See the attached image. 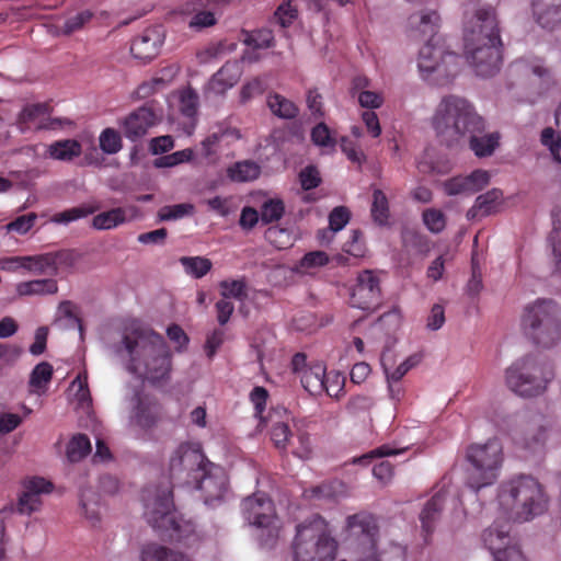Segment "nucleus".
Instances as JSON below:
<instances>
[{"mask_svg": "<svg viewBox=\"0 0 561 561\" xmlns=\"http://www.w3.org/2000/svg\"><path fill=\"white\" fill-rule=\"evenodd\" d=\"M465 54L478 76H493L501 65V37L494 9H468L465 16Z\"/></svg>", "mask_w": 561, "mask_h": 561, "instance_id": "f257e3e1", "label": "nucleus"}, {"mask_svg": "<svg viewBox=\"0 0 561 561\" xmlns=\"http://www.w3.org/2000/svg\"><path fill=\"white\" fill-rule=\"evenodd\" d=\"M122 346L129 356V370L156 383L168 377L171 354L162 335L134 331L124 335Z\"/></svg>", "mask_w": 561, "mask_h": 561, "instance_id": "f03ea898", "label": "nucleus"}, {"mask_svg": "<svg viewBox=\"0 0 561 561\" xmlns=\"http://www.w3.org/2000/svg\"><path fill=\"white\" fill-rule=\"evenodd\" d=\"M432 127L448 145L458 144L472 133H482L484 123L473 105L458 95L444 96L432 117Z\"/></svg>", "mask_w": 561, "mask_h": 561, "instance_id": "7ed1b4c3", "label": "nucleus"}, {"mask_svg": "<svg viewBox=\"0 0 561 561\" xmlns=\"http://www.w3.org/2000/svg\"><path fill=\"white\" fill-rule=\"evenodd\" d=\"M497 499L504 513L517 522H529L542 515L549 502L543 486L529 476H520L504 482Z\"/></svg>", "mask_w": 561, "mask_h": 561, "instance_id": "20e7f679", "label": "nucleus"}, {"mask_svg": "<svg viewBox=\"0 0 561 561\" xmlns=\"http://www.w3.org/2000/svg\"><path fill=\"white\" fill-rule=\"evenodd\" d=\"M291 549L293 561H335L339 542L328 523L312 515L296 526Z\"/></svg>", "mask_w": 561, "mask_h": 561, "instance_id": "39448f33", "label": "nucleus"}, {"mask_svg": "<svg viewBox=\"0 0 561 561\" xmlns=\"http://www.w3.org/2000/svg\"><path fill=\"white\" fill-rule=\"evenodd\" d=\"M145 506V516L148 524L160 535L186 547H192L198 540L195 525L192 522L176 519L170 485L158 488L153 502L151 504L146 503Z\"/></svg>", "mask_w": 561, "mask_h": 561, "instance_id": "423d86ee", "label": "nucleus"}, {"mask_svg": "<svg viewBox=\"0 0 561 561\" xmlns=\"http://www.w3.org/2000/svg\"><path fill=\"white\" fill-rule=\"evenodd\" d=\"M346 527L368 539L356 549V561H405V547L391 540H376L377 518L368 513H358L346 518Z\"/></svg>", "mask_w": 561, "mask_h": 561, "instance_id": "0eeeda50", "label": "nucleus"}, {"mask_svg": "<svg viewBox=\"0 0 561 561\" xmlns=\"http://www.w3.org/2000/svg\"><path fill=\"white\" fill-rule=\"evenodd\" d=\"M466 483L477 492L492 485L499 479L503 465L502 445L496 439L471 444L466 450Z\"/></svg>", "mask_w": 561, "mask_h": 561, "instance_id": "6e6552de", "label": "nucleus"}, {"mask_svg": "<svg viewBox=\"0 0 561 561\" xmlns=\"http://www.w3.org/2000/svg\"><path fill=\"white\" fill-rule=\"evenodd\" d=\"M522 325L537 345L554 346L561 340V310L550 300H537L525 308Z\"/></svg>", "mask_w": 561, "mask_h": 561, "instance_id": "1a4fd4ad", "label": "nucleus"}, {"mask_svg": "<svg viewBox=\"0 0 561 561\" xmlns=\"http://www.w3.org/2000/svg\"><path fill=\"white\" fill-rule=\"evenodd\" d=\"M208 463L199 443H181L170 455V479L201 490L203 481L210 473Z\"/></svg>", "mask_w": 561, "mask_h": 561, "instance_id": "9d476101", "label": "nucleus"}, {"mask_svg": "<svg viewBox=\"0 0 561 561\" xmlns=\"http://www.w3.org/2000/svg\"><path fill=\"white\" fill-rule=\"evenodd\" d=\"M505 385L520 397L542 393L550 379V373L534 357H523L512 363L504 374Z\"/></svg>", "mask_w": 561, "mask_h": 561, "instance_id": "9b49d317", "label": "nucleus"}, {"mask_svg": "<svg viewBox=\"0 0 561 561\" xmlns=\"http://www.w3.org/2000/svg\"><path fill=\"white\" fill-rule=\"evenodd\" d=\"M417 67L424 79L444 85L459 72V57L432 41L420 49Z\"/></svg>", "mask_w": 561, "mask_h": 561, "instance_id": "f8f14e48", "label": "nucleus"}, {"mask_svg": "<svg viewBox=\"0 0 561 561\" xmlns=\"http://www.w3.org/2000/svg\"><path fill=\"white\" fill-rule=\"evenodd\" d=\"M242 510L244 518L250 525L266 528L267 538L264 539L263 535L261 536L262 545L272 546L278 536L273 502L264 494H255L244 500Z\"/></svg>", "mask_w": 561, "mask_h": 561, "instance_id": "ddd939ff", "label": "nucleus"}, {"mask_svg": "<svg viewBox=\"0 0 561 561\" xmlns=\"http://www.w3.org/2000/svg\"><path fill=\"white\" fill-rule=\"evenodd\" d=\"M481 538L494 561H526L518 547L511 543L507 523H494L483 530Z\"/></svg>", "mask_w": 561, "mask_h": 561, "instance_id": "4468645a", "label": "nucleus"}, {"mask_svg": "<svg viewBox=\"0 0 561 561\" xmlns=\"http://www.w3.org/2000/svg\"><path fill=\"white\" fill-rule=\"evenodd\" d=\"M380 298V280L375 272L366 270L357 275L350 304L352 307L367 310L375 306Z\"/></svg>", "mask_w": 561, "mask_h": 561, "instance_id": "2eb2a0df", "label": "nucleus"}, {"mask_svg": "<svg viewBox=\"0 0 561 561\" xmlns=\"http://www.w3.org/2000/svg\"><path fill=\"white\" fill-rule=\"evenodd\" d=\"M53 491V483L41 477H33L23 482V492L19 497L16 510L21 515H31L42 505L41 495Z\"/></svg>", "mask_w": 561, "mask_h": 561, "instance_id": "dca6fc26", "label": "nucleus"}, {"mask_svg": "<svg viewBox=\"0 0 561 561\" xmlns=\"http://www.w3.org/2000/svg\"><path fill=\"white\" fill-rule=\"evenodd\" d=\"M157 124L154 112L146 106L138 107L129 113L121 123L124 136L136 142L145 137L148 130Z\"/></svg>", "mask_w": 561, "mask_h": 561, "instance_id": "f3484780", "label": "nucleus"}, {"mask_svg": "<svg viewBox=\"0 0 561 561\" xmlns=\"http://www.w3.org/2000/svg\"><path fill=\"white\" fill-rule=\"evenodd\" d=\"M222 299L216 304L217 321L225 325L230 319L234 305L232 299L240 300L245 291V285L241 280H226L220 284Z\"/></svg>", "mask_w": 561, "mask_h": 561, "instance_id": "a211bd4d", "label": "nucleus"}, {"mask_svg": "<svg viewBox=\"0 0 561 561\" xmlns=\"http://www.w3.org/2000/svg\"><path fill=\"white\" fill-rule=\"evenodd\" d=\"M271 439L278 449H286L293 436L290 424L294 422L291 414L284 408L274 409L270 415Z\"/></svg>", "mask_w": 561, "mask_h": 561, "instance_id": "6ab92c4d", "label": "nucleus"}, {"mask_svg": "<svg viewBox=\"0 0 561 561\" xmlns=\"http://www.w3.org/2000/svg\"><path fill=\"white\" fill-rule=\"evenodd\" d=\"M162 44L158 31L150 28L146 30L141 35L134 38L130 45V53L136 58L144 62L154 58Z\"/></svg>", "mask_w": 561, "mask_h": 561, "instance_id": "aec40b11", "label": "nucleus"}, {"mask_svg": "<svg viewBox=\"0 0 561 561\" xmlns=\"http://www.w3.org/2000/svg\"><path fill=\"white\" fill-rule=\"evenodd\" d=\"M136 407L133 419L135 423L144 428L149 430L157 424L160 407L156 399L141 393L135 394Z\"/></svg>", "mask_w": 561, "mask_h": 561, "instance_id": "412c9836", "label": "nucleus"}, {"mask_svg": "<svg viewBox=\"0 0 561 561\" xmlns=\"http://www.w3.org/2000/svg\"><path fill=\"white\" fill-rule=\"evenodd\" d=\"M533 15L543 28L561 24V0H531Z\"/></svg>", "mask_w": 561, "mask_h": 561, "instance_id": "4be33fe9", "label": "nucleus"}, {"mask_svg": "<svg viewBox=\"0 0 561 561\" xmlns=\"http://www.w3.org/2000/svg\"><path fill=\"white\" fill-rule=\"evenodd\" d=\"M421 355L413 354L407 357L401 363L397 364L394 356L391 352H385L381 355V367L386 380L401 381V379L414 367L421 363Z\"/></svg>", "mask_w": 561, "mask_h": 561, "instance_id": "5701e85b", "label": "nucleus"}, {"mask_svg": "<svg viewBox=\"0 0 561 561\" xmlns=\"http://www.w3.org/2000/svg\"><path fill=\"white\" fill-rule=\"evenodd\" d=\"M439 16L436 11H420L410 15L409 28L420 37H428V42L435 41Z\"/></svg>", "mask_w": 561, "mask_h": 561, "instance_id": "b1692460", "label": "nucleus"}, {"mask_svg": "<svg viewBox=\"0 0 561 561\" xmlns=\"http://www.w3.org/2000/svg\"><path fill=\"white\" fill-rule=\"evenodd\" d=\"M503 194L500 190L493 188L476 198L474 205L468 210L467 217L473 219L479 216H488L497 210L502 203Z\"/></svg>", "mask_w": 561, "mask_h": 561, "instance_id": "393cba45", "label": "nucleus"}, {"mask_svg": "<svg viewBox=\"0 0 561 561\" xmlns=\"http://www.w3.org/2000/svg\"><path fill=\"white\" fill-rule=\"evenodd\" d=\"M141 561H193L188 556L169 547L152 542L142 547Z\"/></svg>", "mask_w": 561, "mask_h": 561, "instance_id": "a878e982", "label": "nucleus"}, {"mask_svg": "<svg viewBox=\"0 0 561 561\" xmlns=\"http://www.w3.org/2000/svg\"><path fill=\"white\" fill-rule=\"evenodd\" d=\"M447 491L440 490L425 504L420 514L422 528L426 534H431L440 516V510L446 500Z\"/></svg>", "mask_w": 561, "mask_h": 561, "instance_id": "bb28decb", "label": "nucleus"}, {"mask_svg": "<svg viewBox=\"0 0 561 561\" xmlns=\"http://www.w3.org/2000/svg\"><path fill=\"white\" fill-rule=\"evenodd\" d=\"M242 75L241 66L237 62H227L213 76V92L224 93L232 88Z\"/></svg>", "mask_w": 561, "mask_h": 561, "instance_id": "cd10ccee", "label": "nucleus"}, {"mask_svg": "<svg viewBox=\"0 0 561 561\" xmlns=\"http://www.w3.org/2000/svg\"><path fill=\"white\" fill-rule=\"evenodd\" d=\"M57 291L58 283L54 278L32 279L16 285V294L20 297L55 295Z\"/></svg>", "mask_w": 561, "mask_h": 561, "instance_id": "c85d7f7f", "label": "nucleus"}, {"mask_svg": "<svg viewBox=\"0 0 561 561\" xmlns=\"http://www.w3.org/2000/svg\"><path fill=\"white\" fill-rule=\"evenodd\" d=\"M325 367L321 363H316L300 371V381L302 387L313 396L323 393Z\"/></svg>", "mask_w": 561, "mask_h": 561, "instance_id": "c756f323", "label": "nucleus"}, {"mask_svg": "<svg viewBox=\"0 0 561 561\" xmlns=\"http://www.w3.org/2000/svg\"><path fill=\"white\" fill-rule=\"evenodd\" d=\"M47 153L54 160L72 161L82 153V146L76 139L57 140L48 146Z\"/></svg>", "mask_w": 561, "mask_h": 561, "instance_id": "7c9ffc66", "label": "nucleus"}, {"mask_svg": "<svg viewBox=\"0 0 561 561\" xmlns=\"http://www.w3.org/2000/svg\"><path fill=\"white\" fill-rule=\"evenodd\" d=\"M266 103L270 111L279 118L291 119L295 118L298 114L297 105L282 94H268Z\"/></svg>", "mask_w": 561, "mask_h": 561, "instance_id": "2f4dec72", "label": "nucleus"}, {"mask_svg": "<svg viewBox=\"0 0 561 561\" xmlns=\"http://www.w3.org/2000/svg\"><path fill=\"white\" fill-rule=\"evenodd\" d=\"M125 221L126 209L116 207L94 216L92 219V227L96 230H110L123 225Z\"/></svg>", "mask_w": 561, "mask_h": 561, "instance_id": "473e14b6", "label": "nucleus"}, {"mask_svg": "<svg viewBox=\"0 0 561 561\" xmlns=\"http://www.w3.org/2000/svg\"><path fill=\"white\" fill-rule=\"evenodd\" d=\"M232 497L226 470L213 465V503L226 502Z\"/></svg>", "mask_w": 561, "mask_h": 561, "instance_id": "72a5a7b5", "label": "nucleus"}, {"mask_svg": "<svg viewBox=\"0 0 561 561\" xmlns=\"http://www.w3.org/2000/svg\"><path fill=\"white\" fill-rule=\"evenodd\" d=\"M479 133H472L467 138L470 139V148L478 157H486L493 153L499 145V135L490 134L479 137Z\"/></svg>", "mask_w": 561, "mask_h": 561, "instance_id": "f704fd0d", "label": "nucleus"}, {"mask_svg": "<svg viewBox=\"0 0 561 561\" xmlns=\"http://www.w3.org/2000/svg\"><path fill=\"white\" fill-rule=\"evenodd\" d=\"M98 204H82L78 207H72L64 211L57 213L51 217V221L55 224H69L71 221L85 218L99 210Z\"/></svg>", "mask_w": 561, "mask_h": 561, "instance_id": "c9c22d12", "label": "nucleus"}, {"mask_svg": "<svg viewBox=\"0 0 561 561\" xmlns=\"http://www.w3.org/2000/svg\"><path fill=\"white\" fill-rule=\"evenodd\" d=\"M26 271L35 275H50L55 276L53 271V259L49 252L26 255Z\"/></svg>", "mask_w": 561, "mask_h": 561, "instance_id": "e433bc0d", "label": "nucleus"}, {"mask_svg": "<svg viewBox=\"0 0 561 561\" xmlns=\"http://www.w3.org/2000/svg\"><path fill=\"white\" fill-rule=\"evenodd\" d=\"M260 174V167L252 161L237 162L228 169V175L232 181L248 182L255 180Z\"/></svg>", "mask_w": 561, "mask_h": 561, "instance_id": "4c0bfd02", "label": "nucleus"}, {"mask_svg": "<svg viewBox=\"0 0 561 561\" xmlns=\"http://www.w3.org/2000/svg\"><path fill=\"white\" fill-rule=\"evenodd\" d=\"M201 5V0H192L187 1L183 8L184 13H195L188 25L196 31L210 26V11L205 9L199 11L197 7Z\"/></svg>", "mask_w": 561, "mask_h": 561, "instance_id": "58836bf2", "label": "nucleus"}, {"mask_svg": "<svg viewBox=\"0 0 561 561\" xmlns=\"http://www.w3.org/2000/svg\"><path fill=\"white\" fill-rule=\"evenodd\" d=\"M556 266L561 272V207L552 210V231L549 237Z\"/></svg>", "mask_w": 561, "mask_h": 561, "instance_id": "ea45409f", "label": "nucleus"}, {"mask_svg": "<svg viewBox=\"0 0 561 561\" xmlns=\"http://www.w3.org/2000/svg\"><path fill=\"white\" fill-rule=\"evenodd\" d=\"M91 451V443L87 435H75L67 446V458L71 462L83 459Z\"/></svg>", "mask_w": 561, "mask_h": 561, "instance_id": "a19ab883", "label": "nucleus"}, {"mask_svg": "<svg viewBox=\"0 0 561 561\" xmlns=\"http://www.w3.org/2000/svg\"><path fill=\"white\" fill-rule=\"evenodd\" d=\"M99 145L104 153L115 154L123 147L121 134L116 129L107 127L100 134Z\"/></svg>", "mask_w": 561, "mask_h": 561, "instance_id": "79ce46f5", "label": "nucleus"}, {"mask_svg": "<svg viewBox=\"0 0 561 561\" xmlns=\"http://www.w3.org/2000/svg\"><path fill=\"white\" fill-rule=\"evenodd\" d=\"M516 71L529 70L531 73L537 76L545 82H549L552 78L551 70L546 67L545 62L540 58H533L530 60H520L514 65Z\"/></svg>", "mask_w": 561, "mask_h": 561, "instance_id": "37998d69", "label": "nucleus"}, {"mask_svg": "<svg viewBox=\"0 0 561 561\" xmlns=\"http://www.w3.org/2000/svg\"><path fill=\"white\" fill-rule=\"evenodd\" d=\"M193 213L194 205L190 203H182L161 207L158 211V217L161 221H170L193 215Z\"/></svg>", "mask_w": 561, "mask_h": 561, "instance_id": "c03bdc74", "label": "nucleus"}, {"mask_svg": "<svg viewBox=\"0 0 561 561\" xmlns=\"http://www.w3.org/2000/svg\"><path fill=\"white\" fill-rule=\"evenodd\" d=\"M405 448H393L390 445H382L359 457H354L352 459V463L367 466L373 459L397 456L402 454Z\"/></svg>", "mask_w": 561, "mask_h": 561, "instance_id": "a18cd8bd", "label": "nucleus"}, {"mask_svg": "<svg viewBox=\"0 0 561 561\" xmlns=\"http://www.w3.org/2000/svg\"><path fill=\"white\" fill-rule=\"evenodd\" d=\"M94 13L91 10H82L65 20L61 26V33L71 35L82 30L93 19Z\"/></svg>", "mask_w": 561, "mask_h": 561, "instance_id": "49530a36", "label": "nucleus"}, {"mask_svg": "<svg viewBox=\"0 0 561 561\" xmlns=\"http://www.w3.org/2000/svg\"><path fill=\"white\" fill-rule=\"evenodd\" d=\"M434 158V150L426 149L422 158L417 161L419 171L422 173H445L449 170L448 162H436Z\"/></svg>", "mask_w": 561, "mask_h": 561, "instance_id": "de8ad7c7", "label": "nucleus"}, {"mask_svg": "<svg viewBox=\"0 0 561 561\" xmlns=\"http://www.w3.org/2000/svg\"><path fill=\"white\" fill-rule=\"evenodd\" d=\"M180 262L184 266L185 272L196 278L203 277L210 271V261L207 259L183 256L180 259Z\"/></svg>", "mask_w": 561, "mask_h": 561, "instance_id": "09e8293b", "label": "nucleus"}, {"mask_svg": "<svg viewBox=\"0 0 561 561\" xmlns=\"http://www.w3.org/2000/svg\"><path fill=\"white\" fill-rule=\"evenodd\" d=\"M329 263V256L323 251H313L305 254L299 262L297 270L301 273H310L311 271L322 267Z\"/></svg>", "mask_w": 561, "mask_h": 561, "instance_id": "8fccbe9b", "label": "nucleus"}, {"mask_svg": "<svg viewBox=\"0 0 561 561\" xmlns=\"http://www.w3.org/2000/svg\"><path fill=\"white\" fill-rule=\"evenodd\" d=\"M193 158V150L187 148L180 151H175L170 154H165L154 159L153 165L160 168H172L181 163L187 162Z\"/></svg>", "mask_w": 561, "mask_h": 561, "instance_id": "3c124183", "label": "nucleus"}, {"mask_svg": "<svg viewBox=\"0 0 561 561\" xmlns=\"http://www.w3.org/2000/svg\"><path fill=\"white\" fill-rule=\"evenodd\" d=\"M49 253L53 259V271L55 272V276L58 274L60 268H72L79 257L75 250L69 249Z\"/></svg>", "mask_w": 561, "mask_h": 561, "instance_id": "603ef678", "label": "nucleus"}, {"mask_svg": "<svg viewBox=\"0 0 561 561\" xmlns=\"http://www.w3.org/2000/svg\"><path fill=\"white\" fill-rule=\"evenodd\" d=\"M425 227L433 233L442 232L446 227L445 214L436 208H427L422 214Z\"/></svg>", "mask_w": 561, "mask_h": 561, "instance_id": "864d4df0", "label": "nucleus"}, {"mask_svg": "<svg viewBox=\"0 0 561 561\" xmlns=\"http://www.w3.org/2000/svg\"><path fill=\"white\" fill-rule=\"evenodd\" d=\"M53 377V366L47 362L37 364L32 370L30 385L36 389H42L47 386Z\"/></svg>", "mask_w": 561, "mask_h": 561, "instance_id": "5fc2aeb1", "label": "nucleus"}, {"mask_svg": "<svg viewBox=\"0 0 561 561\" xmlns=\"http://www.w3.org/2000/svg\"><path fill=\"white\" fill-rule=\"evenodd\" d=\"M344 386L345 377L341 373L335 370L325 371L323 392L331 398H339L343 393Z\"/></svg>", "mask_w": 561, "mask_h": 561, "instance_id": "6e6d98bb", "label": "nucleus"}, {"mask_svg": "<svg viewBox=\"0 0 561 561\" xmlns=\"http://www.w3.org/2000/svg\"><path fill=\"white\" fill-rule=\"evenodd\" d=\"M311 140L316 146L323 149H333L336 142L329 127L324 123H319L312 128Z\"/></svg>", "mask_w": 561, "mask_h": 561, "instance_id": "4d7b16f0", "label": "nucleus"}, {"mask_svg": "<svg viewBox=\"0 0 561 561\" xmlns=\"http://www.w3.org/2000/svg\"><path fill=\"white\" fill-rule=\"evenodd\" d=\"M541 142L547 147L554 161L561 163V138L556 131L548 127L541 133Z\"/></svg>", "mask_w": 561, "mask_h": 561, "instance_id": "13d9d810", "label": "nucleus"}, {"mask_svg": "<svg viewBox=\"0 0 561 561\" xmlns=\"http://www.w3.org/2000/svg\"><path fill=\"white\" fill-rule=\"evenodd\" d=\"M198 95L197 93L187 88L181 92L180 95V111L186 117H193L197 113Z\"/></svg>", "mask_w": 561, "mask_h": 561, "instance_id": "bf43d9fd", "label": "nucleus"}, {"mask_svg": "<svg viewBox=\"0 0 561 561\" xmlns=\"http://www.w3.org/2000/svg\"><path fill=\"white\" fill-rule=\"evenodd\" d=\"M274 36L270 30H257L245 35L243 42L253 48H268L273 45Z\"/></svg>", "mask_w": 561, "mask_h": 561, "instance_id": "052dcab7", "label": "nucleus"}, {"mask_svg": "<svg viewBox=\"0 0 561 561\" xmlns=\"http://www.w3.org/2000/svg\"><path fill=\"white\" fill-rule=\"evenodd\" d=\"M371 215L378 224L382 225L388 218V201L380 190L374 191V201L371 206Z\"/></svg>", "mask_w": 561, "mask_h": 561, "instance_id": "680f3d73", "label": "nucleus"}, {"mask_svg": "<svg viewBox=\"0 0 561 561\" xmlns=\"http://www.w3.org/2000/svg\"><path fill=\"white\" fill-rule=\"evenodd\" d=\"M265 83L260 78H253L245 82L240 91V101L247 103L254 96L262 94L265 91Z\"/></svg>", "mask_w": 561, "mask_h": 561, "instance_id": "e2e57ef3", "label": "nucleus"}, {"mask_svg": "<svg viewBox=\"0 0 561 561\" xmlns=\"http://www.w3.org/2000/svg\"><path fill=\"white\" fill-rule=\"evenodd\" d=\"M48 114V106L44 103H36L25 106L20 114V122L23 124L34 123L37 118Z\"/></svg>", "mask_w": 561, "mask_h": 561, "instance_id": "0e129e2a", "label": "nucleus"}, {"mask_svg": "<svg viewBox=\"0 0 561 561\" xmlns=\"http://www.w3.org/2000/svg\"><path fill=\"white\" fill-rule=\"evenodd\" d=\"M284 213V205L280 201L270 199L265 202L261 209V218L264 222L278 220Z\"/></svg>", "mask_w": 561, "mask_h": 561, "instance_id": "69168bd1", "label": "nucleus"}, {"mask_svg": "<svg viewBox=\"0 0 561 561\" xmlns=\"http://www.w3.org/2000/svg\"><path fill=\"white\" fill-rule=\"evenodd\" d=\"M297 11L289 2L280 4L273 15V23L287 27L296 19Z\"/></svg>", "mask_w": 561, "mask_h": 561, "instance_id": "338daca9", "label": "nucleus"}, {"mask_svg": "<svg viewBox=\"0 0 561 561\" xmlns=\"http://www.w3.org/2000/svg\"><path fill=\"white\" fill-rule=\"evenodd\" d=\"M350 221V211L343 206L335 207L329 216V226L332 232L342 230Z\"/></svg>", "mask_w": 561, "mask_h": 561, "instance_id": "774afa93", "label": "nucleus"}]
</instances>
